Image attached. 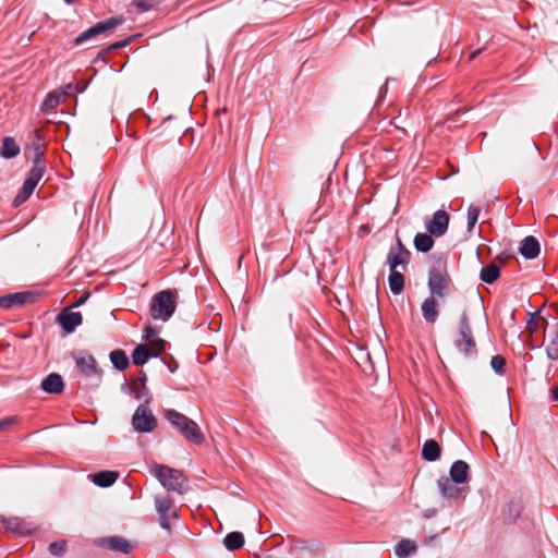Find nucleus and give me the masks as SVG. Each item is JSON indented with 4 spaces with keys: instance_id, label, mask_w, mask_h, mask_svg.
I'll return each instance as SVG.
<instances>
[{
    "instance_id": "f257e3e1",
    "label": "nucleus",
    "mask_w": 558,
    "mask_h": 558,
    "mask_svg": "<svg viewBox=\"0 0 558 558\" xmlns=\"http://www.w3.org/2000/svg\"><path fill=\"white\" fill-rule=\"evenodd\" d=\"M178 300L179 293L175 289H166L154 294L149 305L151 318L162 322L169 320L175 312Z\"/></svg>"
},
{
    "instance_id": "f03ea898",
    "label": "nucleus",
    "mask_w": 558,
    "mask_h": 558,
    "mask_svg": "<svg viewBox=\"0 0 558 558\" xmlns=\"http://www.w3.org/2000/svg\"><path fill=\"white\" fill-rule=\"evenodd\" d=\"M167 421L174 426L184 437V439L194 445H202L205 441V435L196 422L186 415L169 409L165 412Z\"/></svg>"
},
{
    "instance_id": "7ed1b4c3",
    "label": "nucleus",
    "mask_w": 558,
    "mask_h": 558,
    "mask_svg": "<svg viewBox=\"0 0 558 558\" xmlns=\"http://www.w3.org/2000/svg\"><path fill=\"white\" fill-rule=\"evenodd\" d=\"M153 474L158 478L160 484L169 492L183 495L186 490L187 478L182 471L163 464H156Z\"/></svg>"
},
{
    "instance_id": "20e7f679",
    "label": "nucleus",
    "mask_w": 558,
    "mask_h": 558,
    "mask_svg": "<svg viewBox=\"0 0 558 558\" xmlns=\"http://www.w3.org/2000/svg\"><path fill=\"white\" fill-rule=\"evenodd\" d=\"M410 257L411 252L403 245L400 238H397L396 245L390 247L387 255V263L390 267L388 279H404L401 270H405Z\"/></svg>"
},
{
    "instance_id": "39448f33",
    "label": "nucleus",
    "mask_w": 558,
    "mask_h": 558,
    "mask_svg": "<svg viewBox=\"0 0 558 558\" xmlns=\"http://www.w3.org/2000/svg\"><path fill=\"white\" fill-rule=\"evenodd\" d=\"M453 345L465 357H470L476 352V341L473 337L470 319L465 312L460 316L459 335L453 341Z\"/></svg>"
},
{
    "instance_id": "423d86ee",
    "label": "nucleus",
    "mask_w": 558,
    "mask_h": 558,
    "mask_svg": "<svg viewBox=\"0 0 558 558\" xmlns=\"http://www.w3.org/2000/svg\"><path fill=\"white\" fill-rule=\"evenodd\" d=\"M150 399L146 398L145 402L140 404L132 417V425L136 432L149 433L157 426V420L148 409Z\"/></svg>"
},
{
    "instance_id": "0eeeda50",
    "label": "nucleus",
    "mask_w": 558,
    "mask_h": 558,
    "mask_svg": "<svg viewBox=\"0 0 558 558\" xmlns=\"http://www.w3.org/2000/svg\"><path fill=\"white\" fill-rule=\"evenodd\" d=\"M437 487L440 496L448 501H457L460 498H465L469 493V487L456 484L445 475L437 480Z\"/></svg>"
},
{
    "instance_id": "6e6552de",
    "label": "nucleus",
    "mask_w": 558,
    "mask_h": 558,
    "mask_svg": "<svg viewBox=\"0 0 558 558\" xmlns=\"http://www.w3.org/2000/svg\"><path fill=\"white\" fill-rule=\"evenodd\" d=\"M39 298V293L33 290L9 293L0 296V307L4 310L33 304Z\"/></svg>"
},
{
    "instance_id": "1a4fd4ad",
    "label": "nucleus",
    "mask_w": 558,
    "mask_h": 558,
    "mask_svg": "<svg viewBox=\"0 0 558 558\" xmlns=\"http://www.w3.org/2000/svg\"><path fill=\"white\" fill-rule=\"evenodd\" d=\"M428 264V279H450L452 276V268L441 254H432Z\"/></svg>"
},
{
    "instance_id": "9d476101",
    "label": "nucleus",
    "mask_w": 558,
    "mask_h": 558,
    "mask_svg": "<svg viewBox=\"0 0 558 558\" xmlns=\"http://www.w3.org/2000/svg\"><path fill=\"white\" fill-rule=\"evenodd\" d=\"M449 214L445 210H437L432 218L425 219V229L432 235L439 238L442 236L449 226Z\"/></svg>"
},
{
    "instance_id": "9b49d317",
    "label": "nucleus",
    "mask_w": 558,
    "mask_h": 558,
    "mask_svg": "<svg viewBox=\"0 0 558 558\" xmlns=\"http://www.w3.org/2000/svg\"><path fill=\"white\" fill-rule=\"evenodd\" d=\"M155 507L159 514L160 526L163 530L171 532L170 511L173 508V500L168 496H156Z\"/></svg>"
},
{
    "instance_id": "f8f14e48",
    "label": "nucleus",
    "mask_w": 558,
    "mask_h": 558,
    "mask_svg": "<svg viewBox=\"0 0 558 558\" xmlns=\"http://www.w3.org/2000/svg\"><path fill=\"white\" fill-rule=\"evenodd\" d=\"M71 308L72 306L63 308L57 317V322L66 333H72L83 322L82 314L72 312Z\"/></svg>"
},
{
    "instance_id": "ddd939ff",
    "label": "nucleus",
    "mask_w": 558,
    "mask_h": 558,
    "mask_svg": "<svg viewBox=\"0 0 558 558\" xmlns=\"http://www.w3.org/2000/svg\"><path fill=\"white\" fill-rule=\"evenodd\" d=\"M0 522L7 531L13 532L19 535H27L35 530L34 525L31 522H27L19 517L2 518Z\"/></svg>"
},
{
    "instance_id": "4468645a",
    "label": "nucleus",
    "mask_w": 558,
    "mask_h": 558,
    "mask_svg": "<svg viewBox=\"0 0 558 558\" xmlns=\"http://www.w3.org/2000/svg\"><path fill=\"white\" fill-rule=\"evenodd\" d=\"M452 281H427L429 296L440 305L451 294Z\"/></svg>"
},
{
    "instance_id": "2eb2a0df",
    "label": "nucleus",
    "mask_w": 558,
    "mask_h": 558,
    "mask_svg": "<svg viewBox=\"0 0 558 558\" xmlns=\"http://www.w3.org/2000/svg\"><path fill=\"white\" fill-rule=\"evenodd\" d=\"M448 477L456 484H466L470 480V465L464 460L454 461L449 469Z\"/></svg>"
},
{
    "instance_id": "dca6fc26",
    "label": "nucleus",
    "mask_w": 558,
    "mask_h": 558,
    "mask_svg": "<svg viewBox=\"0 0 558 558\" xmlns=\"http://www.w3.org/2000/svg\"><path fill=\"white\" fill-rule=\"evenodd\" d=\"M275 236L276 234L269 235L260 243L259 247L255 250L257 260L258 263H264L265 269L270 266V253L277 250V242L275 241Z\"/></svg>"
},
{
    "instance_id": "f3484780",
    "label": "nucleus",
    "mask_w": 558,
    "mask_h": 558,
    "mask_svg": "<svg viewBox=\"0 0 558 558\" xmlns=\"http://www.w3.org/2000/svg\"><path fill=\"white\" fill-rule=\"evenodd\" d=\"M518 251L525 259H534L541 253V244L535 236L527 235L520 242Z\"/></svg>"
},
{
    "instance_id": "a211bd4d",
    "label": "nucleus",
    "mask_w": 558,
    "mask_h": 558,
    "mask_svg": "<svg viewBox=\"0 0 558 558\" xmlns=\"http://www.w3.org/2000/svg\"><path fill=\"white\" fill-rule=\"evenodd\" d=\"M124 22V15L118 14L95 23L94 25H92V28L94 29L97 36H100L110 33L118 26L122 25Z\"/></svg>"
},
{
    "instance_id": "6ab92c4d",
    "label": "nucleus",
    "mask_w": 558,
    "mask_h": 558,
    "mask_svg": "<svg viewBox=\"0 0 558 558\" xmlns=\"http://www.w3.org/2000/svg\"><path fill=\"white\" fill-rule=\"evenodd\" d=\"M514 258L511 254H500L494 262L484 266L480 272V279H499L500 266L499 262Z\"/></svg>"
},
{
    "instance_id": "aec40b11",
    "label": "nucleus",
    "mask_w": 558,
    "mask_h": 558,
    "mask_svg": "<svg viewBox=\"0 0 558 558\" xmlns=\"http://www.w3.org/2000/svg\"><path fill=\"white\" fill-rule=\"evenodd\" d=\"M43 137L38 132H35L32 141L24 148V155L27 158L36 159L37 155L40 157V161H46L45 154L43 151Z\"/></svg>"
},
{
    "instance_id": "412c9836",
    "label": "nucleus",
    "mask_w": 558,
    "mask_h": 558,
    "mask_svg": "<svg viewBox=\"0 0 558 558\" xmlns=\"http://www.w3.org/2000/svg\"><path fill=\"white\" fill-rule=\"evenodd\" d=\"M40 387L47 393L58 395L63 391L64 383L61 375L51 373L43 379Z\"/></svg>"
},
{
    "instance_id": "4be33fe9",
    "label": "nucleus",
    "mask_w": 558,
    "mask_h": 558,
    "mask_svg": "<svg viewBox=\"0 0 558 558\" xmlns=\"http://www.w3.org/2000/svg\"><path fill=\"white\" fill-rule=\"evenodd\" d=\"M46 171V161H40V157H36V159H33V165L29 171L27 172V175L24 180V182L37 186L41 178L44 177Z\"/></svg>"
},
{
    "instance_id": "5701e85b",
    "label": "nucleus",
    "mask_w": 558,
    "mask_h": 558,
    "mask_svg": "<svg viewBox=\"0 0 558 558\" xmlns=\"http://www.w3.org/2000/svg\"><path fill=\"white\" fill-rule=\"evenodd\" d=\"M75 363L77 368L85 375H98V368L96 365V360L90 354H80L75 357Z\"/></svg>"
},
{
    "instance_id": "b1692460",
    "label": "nucleus",
    "mask_w": 558,
    "mask_h": 558,
    "mask_svg": "<svg viewBox=\"0 0 558 558\" xmlns=\"http://www.w3.org/2000/svg\"><path fill=\"white\" fill-rule=\"evenodd\" d=\"M440 306L439 303H437L433 298H426L422 305H421V312L424 320L427 324H434L438 316L439 311L438 307Z\"/></svg>"
},
{
    "instance_id": "393cba45",
    "label": "nucleus",
    "mask_w": 558,
    "mask_h": 558,
    "mask_svg": "<svg viewBox=\"0 0 558 558\" xmlns=\"http://www.w3.org/2000/svg\"><path fill=\"white\" fill-rule=\"evenodd\" d=\"M441 448L435 439H427L422 447L421 456L424 461L435 462L439 460Z\"/></svg>"
},
{
    "instance_id": "a878e982",
    "label": "nucleus",
    "mask_w": 558,
    "mask_h": 558,
    "mask_svg": "<svg viewBox=\"0 0 558 558\" xmlns=\"http://www.w3.org/2000/svg\"><path fill=\"white\" fill-rule=\"evenodd\" d=\"M101 544L113 551L129 554L132 549L128 539L121 536H110L102 539Z\"/></svg>"
},
{
    "instance_id": "bb28decb",
    "label": "nucleus",
    "mask_w": 558,
    "mask_h": 558,
    "mask_svg": "<svg viewBox=\"0 0 558 558\" xmlns=\"http://www.w3.org/2000/svg\"><path fill=\"white\" fill-rule=\"evenodd\" d=\"M20 151L21 148L13 137L4 136L2 138L0 146V157H2L3 159H12L15 158L20 154Z\"/></svg>"
},
{
    "instance_id": "cd10ccee",
    "label": "nucleus",
    "mask_w": 558,
    "mask_h": 558,
    "mask_svg": "<svg viewBox=\"0 0 558 558\" xmlns=\"http://www.w3.org/2000/svg\"><path fill=\"white\" fill-rule=\"evenodd\" d=\"M522 511V505L520 501L510 500L504 506L502 514L506 523H513L520 515Z\"/></svg>"
},
{
    "instance_id": "c85d7f7f",
    "label": "nucleus",
    "mask_w": 558,
    "mask_h": 558,
    "mask_svg": "<svg viewBox=\"0 0 558 558\" xmlns=\"http://www.w3.org/2000/svg\"><path fill=\"white\" fill-rule=\"evenodd\" d=\"M434 235L428 232L417 233L414 236L413 244L417 252L427 253L434 246Z\"/></svg>"
},
{
    "instance_id": "c756f323",
    "label": "nucleus",
    "mask_w": 558,
    "mask_h": 558,
    "mask_svg": "<svg viewBox=\"0 0 558 558\" xmlns=\"http://www.w3.org/2000/svg\"><path fill=\"white\" fill-rule=\"evenodd\" d=\"M119 477L114 471H101L93 475V483L99 487L111 486Z\"/></svg>"
},
{
    "instance_id": "7c9ffc66",
    "label": "nucleus",
    "mask_w": 558,
    "mask_h": 558,
    "mask_svg": "<svg viewBox=\"0 0 558 558\" xmlns=\"http://www.w3.org/2000/svg\"><path fill=\"white\" fill-rule=\"evenodd\" d=\"M417 549V546L415 544V542L409 539V538H403L401 539L395 547V555L398 557V558H407L409 556H411L412 554H414Z\"/></svg>"
},
{
    "instance_id": "2f4dec72",
    "label": "nucleus",
    "mask_w": 558,
    "mask_h": 558,
    "mask_svg": "<svg viewBox=\"0 0 558 558\" xmlns=\"http://www.w3.org/2000/svg\"><path fill=\"white\" fill-rule=\"evenodd\" d=\"M223 545L230 551L240 549L244 545V536L241 532L228 533L223 538Z\"/></svg>"
},
{
    "instance_id": "473e14b6",
    "label": "nucleus",
    "mask_w": 558,
    "mask_h": 558,
    "mask_svg": "<svg viewBox=\"0 0 558 558\" xmlns=\"http://www.w3.org/2000/svg\"><path fill=\"white\" fill-rule=\"evenodd\" d=\"M150 356L153 355L148 344H138L132 353V361L135 365L142 366L149 360Z\"/></svg>"
},
{
    "instance_id": "72a5a7b5",
    "label": "nucleus",
    "mask_w": 558,
    "mask_h": 558,
    "mask_svg": "<svg viewBox=\"0 0 558 558\" xmlns=\"http://www.w3.org/2000/svg\"><path fill=\"white\" fill-rule=\"evenodd\" d=\"M110 361L113 364V366L119 371H124L130 365L126 353L121 349L111 351Z\"/></svg>"
},
{
    "instance_id": "f704fd0d",
    "label": "nucleus",
    "mask_w": 558,
    "mask_h": 558,
    "mask_svg": "<svg viewBox=\"0 0 558 558\" xmlns=\"http://www.w3.org/2000/svg\"><path fill=\"white\" fill-rule=\"evenodd\" d=\"M36 187L26 183V182H23L21 189L19 190L17 194L15 195L14 199H13V206L14 207H17L20 205H22L23 203H25L29 197L31 195L33 194L34 190Z\"/></svg>"
},
{
    "instance_id": "c9c22d12",
    "label": "nucleus",
    "mask_w": 558,
    "mask_h": 558,
    "mask_svg": "<svg viewBox=\"0 0 558 558\" xmlns=\"http://www.w3.org/2000/svg\"><path fill=\"white\" fill-rule=\"evenodd\" d=\"M96 37H97V35L95 34L94 29L90 26L87 29H85L84 32H82L80 35H77L75 38H73L70 41V47L73 48V47L84 46V45L88 44L89 41L94 40Z\"/></svg>"
},
{
    "instance_id": "e433bc0d",
    "label": "nucleus",
    "mask_w": 558,
    "mask_h": 558,
    "mask_svg": "<svg viewBox=\"0 0 558 558\" xmlns=\"http://www.w3.org/2000/svg\"><path fill=\"white\" fill-rule=\"evenodd\" d=\"M61 98L62 97L60 96V94H58L57 90L49 93L46 96V98L44 99V101L40 106V110L43 112H48L50 110H53L60 104Z\"/></svg>"
},
{
    "instance_id": "4c0bfd02",
    "label": "nucleus",
    "mask_w": 558,
    "mask_h": 558,
    "mask_svg": "<svg viewBox=\"0 0 558 558\" xmlns=\"http://www.w3.org/2000/svg\"><path fill=\"white\" fill-rule=\"evenodd\" d=\"M481 209L480 207L475 205H470L468 208V225L466 230L468 232H472L480 216Z\"/></svg>"
},
{
    "instance_id": "58836bf2",
    "label": "nucleus",
    "mask_w": 558,
    "mask_h": 558,
    "mask_svg": "<svg viewBox=\"0 0 558 558\" xmlns=\"http://www.w3.org/2000/svg\"><path fill=\"white\" fill-rule=\"evenodd\" d=\"M68 543L64 539L52 542L48 550L52 556L63 557L66 554Z\"/></svg>"
},
{
    "instance_id": "ea45409f",
    "label": "nucleus",
    "mask_w": 558,
    "mask_h": 558,
    "mask_svg": "<svg viewBox=\"0 0 558 558\" xmlns=\"http://www.w3.org/2000/svg\"><path fill=\"white\" fill-rule=\"evenodd\" d=\"M547 357L551 361L558 360V325H556V332L546 348Z\"/></svg>"
},
{
    "instance_id": "a19ab883",
    "label": "nucleus",
    "mask_w": 558,
    "mask_h": 558,
    "mask_svg": "<svg viewBox=\"0 0 558 558\" xmlns=\"http://www.w3.org/2000/svg\"><path fill=\"white\" fill-rule=\"evenodd\" d=\"M490 367L497 375L502 376L505 374L506 359L499 354L494 355L490 359Z\"/></svg>"
},
{
    "instance_id": "79ce46f5",
    "label": "nucleus",
    "mask_w": 558,
    "mask_h": 558,
    "mask_svg": "<svg viewBox=\"0 0 558 558\" xmlns=\"http://www.w3.org/2000/svg\"><path fill=\"white\" fill-rule=\"evenodd\" d=\"M131 389H132V393L136 400L145 401L146 398H149L146 384L140 385L138 383L134 381V383H132Z\"/></svg>"
},
{
    "instance_id": "37998d69",
    "label": "nucleus",
    "mask_w": 558,
    "mask_h": 558,
    "mask_svg": "<svg viewBox=\"0 0 558 558\" xmlns=\"http://www.w3.org/2000/svg\"><path fill=\"white\" fill-rule=\"evenodd\" d=\"M148 347L150 348L151 355L157 356L165 351L166 341L160 338L153 339Z\"/></svg>"
},
{
    "instance_id": "c03bdc74",
    "label": "nucleus",
    "mask_w": 558,
    "mask_h": 558,
    "mask_svg": "<svg viewBox=\"0 0 558 558\" xmlns=\"http://www.w3.org/2000/svg\"><path fill=\"white\" fill-rule=\"evenodd\" d=\"M131 44H132V38H126L125 37L124 39L111 43L110 45H108L106 47V50H108L110 52L112 50H118V49L125 48V47H128Z\"/></svg>"
},
{
    "instance_id": "a18cd8bd",
    "label": "nucleus",
    "mask_w": 558,
    "mask_h": 558,
    "mask_svg": "<svg viewBox=\"0 0 558 558\" xmlns=\"http://www.w3.org/2000/svg\"><path fill=\"white\" fill-rule=\"evenodd\" d=\"M291 241L292 238L289 231L284 236H281V254L288 255L290 252H292L293 247Z\"/></svg>"
},
{
    "instance_id": "49530a36",
    "label": "nucleus",
    "mask_w": 558,
    "mask_h": 558,
    "mask_svg": "<svg viewBox=\"0 0 558 558\" xmlns=\"http://www.w3.org/2000/svg\"><path fill=\"white\" fill-rule=\"evenodd\" d=\"M537 318H538V313L537 312L527 313L526 329L530 332H534L536 330V328H537Z\"/></svg>"
},
{
    "instance_id": "de8ad7c7",
    "label": "nucleus",
    "mask_w": 558,
    "mask_h": 558,
    "mask_svg": "<svg viewBox=\"0 0 558 558\" xmlns=\"http://www.w3.org/2000/svg\"><path fill=\"white\" fill-rule=\"evenodd\" d=\"M389 289L395 295H399L404 290L405 281H388Z\"/></svg>"
},
{
    "instance_id": "09e8293b",
    "label": "nucleus",
    "mask_w": 558,
    "mask_h": 558,
    "mask_svg": "<svg viewBox=\"0 0 558 558\" xmlns=\"http://www.w3.org/2000/svg\"><path fill=\"white\" fill-rule=\"evenodd\" d=\"M76 85L74 83H69L63 87H60L57 89L58 94H60L61 97H66L72 94V92H75Z\"/></svg>"
},
{
    "instance_id": "8fccbe9b",
    "label": "nucleus",
    "mask_w": 558,
    "mask_h": 558,
    "mask_svg": "<svg viewBox=\"0 0 558 558\" xmlns=\"http://www.w3.org/2000/svg\"><path fill=\"white\" fill-rule=\"evenodd\" d=\"M157 333V329L151 327V326H147L145 327L144 329V338L145 339H153Z\"/></svg>"
},
{
    "instance_id": "3c124183",
    "label": "nucleus",
    "mask_w": 558,
    "mask_h": 558,
    "mask_svg": "<svg viewBox=\"0 0 558 558\" xmlns=\"http://www.w3.org/2000/svg\"><path fill=\"white\" fill-rule=\"evenodd\" d=\"M109 51L106 50V48H104L102 50H100L96 56L95 58L93 59V63H96L98 61H102V62H107V59L105 57L106 53H108Z\"/></svg>"
},
{
    "instance_id": "603ef678",
    "label": "nucleus",
    "mask_w": 558,
    "mask_h": 558,
    "mask_svg": "<svg viewBox=\"0 0 558 558\" xmlns=\"http://www.w3.org/2000/svg\"><path fill=\"white\" fill-rule=\"evenodd\" d=\"M15 422V420L13 417H7V418H2L0 420V430H3L5 428H8L9 426H11L13 423Z\"/></svg>"
},
{
    "instance_id": "864d4df0",
    "label": "nucleus",
    "mask_w": 558,
    "mask_h": 558,
    "mask_svg": "<svg viewBox=\"0 0 558 558\" xmlns=\"http://www.w3.org/2000/svg\"><path fill=\"white\" fill-rule=\"evenodd\" d=\"M75 85H76L75 92L77 94H83L88 87V83H76Z\"/></svg>"
},
{
    "instance_id": "5fc2aeb1",
    "label": "nucleus",
    "mask_w": 558,
    "mask_h": 558,
    "mask_svg": "<svg viewBox=\"0 0 558 558\" xmlns=\"http://www.w3.org/2000/svg\"><path fill=\"white\" fill-rule=\"evenodd\" d=\"M89 298V293H83L73 306H80Z\"/></svg>"
},
{
    "instance_id": "6e6d98bb",
    "label": "nucleus",
    "mask_w": 558,
    "mask_h": 558,
    "mask_svg": "<svg viewBox=\"0 0 558 558\" xmlns=\"http://www.w3.org/2000/svg\"><path fill=\"white\" fill-rule=\"evenodd\" d=\"M386 94H387V86L385 85V86L380 87V89H379V94H378L376 104H378L381 99H384Z\"/></svg>"
},
{
    "instance_id": "4d7b16f0",
    "label": "nucleus",
    "mask_w": 558,
    "mask_h": 558,
    "mask_svg": "<svg viewBox=\"0 0 558 558\" xmlns=\"http://www.w3.org/2000/svg\"><path fill=\"white\" fill-rule=\"evenodd\" d=\"M341 299H349V293L347 291H341L339 295H336V300L338 304H341Z\"/></svg>"
},
{
    "instance_id": "13d9d810",
    "label": "nucleus",
    "mask_w": 558,
    "mask_h": 558,
    "mask_svg": "<svg viewBox=\"0 0 558 558\" xmlns=\"http://www.w3.org/2000/svg\"><path fill=\"white\" fill-rule=\"evenodd\" d=\"M138 380L141 381L140 385L146 384L147 375L145 372H143V371L140 372Z\"/></svg>"
},
{
    "instance_id": "bf43d9fd",
    "label": "nucleus",
    "mask_w": 558,
    "mask_h": 558,
    "mask_svg": "<svg viewBox=\"0 0 558 558\" xmlns=\"http://www.w3.org/2000/svg\"><path fill=\"white\" fill-rule=\"evenodd\" d=\"M178 363L177 362H173L172 364H168V369L171 372V373H174L177 369H178Z\"/></svg>"
},
{
    "instance_id": "052dcab7",
    "label": "nucleus",
    "mask_w": 558,
    "mask_h": 558,
    "mask_svg": "<svg viewBox=\"0 0 558 558\" xmlns=\"http://www.w3.org/2000/svg\"><path fill=\"white\" fill-rule=\"evenodd\" d=\"M551 397L555 401H558V386L551 390Z\"/></svg>"
},
{
    "instance_id": "680f3d73",
    "label": "nucleus",
    "mask_w": 558,
    "mask_h": 558,
    "mask_svg": "<svg viewBox=\"0 0 558 558\" xmlns=\"http://www.w3.org/2000/svg\"><path fill=\"white\" fill-rule=\"evenodd\" d=\"M483 51V49H477L475 51H473L471 54H470V60H473L475 59L481 52Z\"/></svg>"
},
{
    "instance_id": "e2e57ef3",
    "label": "nucleus",
    "mask_w": 558,
    "mask_h": 558,
    "mask_svg": "<svg viewBox=\"0 0 558 558\" xmlns=\"http://www.w3.org/2000/svg\"><path fill=\"white\" fill-rule=\"evenodd\" d=\"M170 518L172 519H178L179 518V513L178 511L174 509V507L171 509L170 511Z\"/></svg>"
},
{
    "instance_id": "0e129e2a",
    "label": "nucleus",
    "mask_w": 558,
    "mask_h": 558,
    "mask_svg": "<svg viewBox=\"0 0 558 558\" xmlns=\"http://www.w3.org/2000/svg\"><path fill=\"white\" fill-rule=\"evenodd\" d=\"M142 36V34H134V35H131V36H128L126 38H132V43L135 41L137 38H140Z\"/></svg>"
},
{
    "instance_id": "69168bd1",
    "label": "nucleus",
    "mask_w": 558,
    "mask_h": 558,
    "mask_svg": "<svg viewBox=\"0 0 558 558\" xmlns=\"http://www.w3.org/2000/svg\"><path fill=\"white\" fill-rule=\"evenodd\" d=\"M274 270H275V275H274L272 279L277 280V279H279V274L277 272V265H276V263L274 264Z\"/></svg>"
},
{
    "instance_id": "338daca9",
    "label": "nucleus",
    "mask_w": 558,
    "mask_h": 558,
    "mask_svg": "<svg viewBox=\"0 0 558 558\" xmlns=\"http://www.w3.org/2000/svg\"><path fill=\"white\" fill-rule=\"evenodd\" d=\"M434 513H435L434 509L433 510H427L426 513H425V517L426 518H430L432 515H434Z\"/></svg>"
},
{
    "instance_id": "774afa93",
    "label": "nucleus",
    "mask_w": 558,
    "mask_h": 558,
    "mask_svg": "<svg viewBox=\"0 0 558 558\" xmlns=\"http://www.w3.org/2000/svg\"><path fill=\"white\" fill-rule=\"evenodd\" d=\"M117 272H118V271H117L116 269H113V270H109L107 274H108V275H112V276H114V275H117Z\"/></svg>"
}]
</instances>
